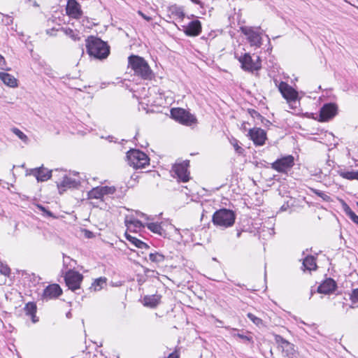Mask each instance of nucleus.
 <instances>
[{"instance_id":"nucleus-7","label":"nucleus","mask_w":358,"mask_h":358,"mask_svg":"<svg viewBox=\"0 0 358 358\" xmlns=\"http://www.w3.org/2000/svg\"><path fill=\"white\" fill-rule=\"evenodd\" d=\"M238 61L241 64V68L249 72L258 71L262 68L260 57L257 56V60L255 62L250 53H245L243 55L239 57Z\"/></svg>"},{"instance_id":"nucleus-18","label":"nucleus","mask_w":358,"mask_h":358,"mask_svg":"<svg viewBox=\"0 0 358 358\" xmlns=\"http://www.w3.org/2000/svg\"><path fill=\"white\" fill-rule=\"evenodd\" d=\"M66 12L69 17L75 19H79L83 15L81 6L77 0L67 1Z\"/></svg>"},{"instance_id":"nucleus-21","label":"nucleus","mask_w":358,"mask_h":358,"mask_svg":"<svg viewBox=\"0 0 358 358\" xmlns=\"http://www.w3.org/2000/svg\"><path fill=\"white\" fill-rule=\"evenodd\" d=\"M24 310L26 315L31 317V321L34 323H36L38 321V319L36 315L37 307L34 302L27 303L25 305Z\"/></svg>"},{"instance_id":"nucleus-43","label":"nucleus","mask_w":358,"mask_h":358,"mask_svg":"<svg viewBox=\"0 0 358 358\" xmlns=\"http://www.w3.org/2000/svg\"><path fill=\"white\" fill-rule=\"evenodd\" d=\"M241 32L247 36L248 37L253 32V28L251 27H241Z\"/></svg>"},{"instance_id":"nucleus-48","label":"nucleus","mask_w":358,"mask_h":358,"mask_svg":"<svg viewBox=\"0 0 358 358\" xmlns=\"http://www.w3.org/2000/svg\"><path fill=\"white\" fill-rule=\"evenodd\" d=\"M343 209H344V211L345 212V213L348 215V214H350V213H352V209L350 208V206L345 203L343 201Z\"/></svg>"},{"instance_id":"nucleus-26","label":"nucleus","mask_w":358,"mask_h":358,"mask_svg":"<svg viewBox=\"0 0 358 358\" xmlns=\"http://www.w3.org/2000/svg\"><path fill=\"white\" fill-rule=\"evenodd\" d=\"M303 267L304 269L311 271L317 268L315 259L312 255L307 256L303 261Z\"/></svg>"},{"instance_id":"nucleus-27","label":"nucleus","mask_w":358,"mask_h":358,"mask_svg":"<svg viewBox=\"0 0 358 358\" xmlns=\"http://www.w3.org/2000/svg\"><path fill=\"white\" fill-rule=\"evenodd\" d=\"M251 45L260 47L262 45V37L260 34L255 31L248 37Z\"/></svg>"},{"instance_id":"nucleus-1","label":"nucleus","mask_w":358,"mask_h":358,"mask_svg":"<svg viewBox=\"0 0 358 358\" xmlns=\"http://www.w3.org/2000/svg\"><path fill=\"white\" fill-rule=\"evenodd\" d=\"M85 45L87 54L96 59L103 60L110 52L108 43L97 36H89L85 39Z\"/></svg>"},{"instance_id":"nucleus-16","label":"nucleus","mask_w":358,"mask_h":358,"mask_svg":"<svg viewBox=\"0 0 358 358\" xmlns=\"http://www.w3.org/2000/svg\"><path fill=\"white\" fill-rule=\"evenodd\" d=\"M278 90L282 96L288 101H295L298 97L297 92L285 82L281 81L280 83Z\"/></svg>"},{"instance_id":"nucleus-4","label":"nucleus","mask_w":358,"mask_h":358,"mask_svg":"<svg viewBox=\"0 0 358 358\" xmlns=\"http://www.w3.org/2000/svg\"><path fill=\"white\" fill-rule=\"evenodd\" d=\"M128 164L136 169H143L149 165L150 158L143 152L137 149H131L127 152Z\"/></svg>"},{"instance_id":"nucleus-9","label":"nucleus","mask_w":358,"mask_h":358,"mask_svg":"<svg viewBox=\"0 0 358 358\" xmlns=\"http://www.w3.org/2000/svg\"><path fill=\"white\" fill-rule=\"evenodd\" d=\"M294 165V158L292 155H287L276 159L271 164L273 169L279 173H287V170Z\"/></svg>"},{"instance_id":"nucleus-31","label":"nucleus","mask_w":358,"mask_h":358,"mask_svg":"<svg viewBox=\"0 0 358 358\" xmlns=\"http://www.w3.org/2000/svg\"><path fill=\"white\" fill-rule=\"evenodd\" d=\"M106 278H99L96 279L94 282L92 284L90 289H93L94 291H99L100 290L103 285H106Z\"/></svg>"},{"instance_id":"nucleus-29","label":"nucleus","mask_w":358,"mask_h":358,"mask_svg":"<svg viewBox=\"0 0 358 358\" xmlns=\"http://www.w3.org/2000/svg\"><path fill=\"white\" fill-rule=\"evenodd\" d=\"M170 12L172 15L177 16L180 20H183L185 16L183 8L177 5L172 6L170 8Z\"/></svg>"},{"instance_id":"nucleus-30","label":"nucleus","mask_w":358,"mask_h":358,"mask_svg":"<svg viewBox=\"0 0 358 358\" xmlns=\"http://www.w3.org/2000/svg\"><path fill=\"white\" fill-rule=\"evenodd\" d=\"M103 196L101 187L93 188L88 192L89 199H101Z\"/></svg>"},{"instance_id":"nucleus-52","label":"nucleus","mask_w":358,"mask_h":358,"mask_svg":"<svg viewBox=\"0 0 358 358\" xmlns=\"http://www.w3.org/2000/svg\"><path fill=\"white\" fill-rule=\"evenodd\" d=\"M66 259H69V261H73V259H71L70 257L64 255V256H63L64 265H66L67 264Z\"/></svg>"},{"instance_id":"nucleus-54","label":"nucleus","mask_w":358,"mask_h":358,"mask_svg":"<svg viewBox=\"0 0 358 358\" xmlns=\"http://www.w3.org/2000/svg\"><path fill=\"white\" fill-rule=\"evenodd\" d=\"M241 233H242L241 231H239V230L237 231V233H236L237 238H239L241 236Z\"/></svg>"},{"instance_id":"nucleus-35","label":"nucleus","mask_w":358,"mask_h":358,"mask_svg":"<svg viewBox=\"0 0 358 358\" xmlns=\"http://www.w3.org/2000/svg\"><path fill=\"white\" fill-rule=\"evenodd\" d=\"M247 317L257 327H260L263 324V321L261 318L255 316L254 314L251 313H248L247 314Z\"/></svg>"},{"instance_id":"nucleus-37","label":"nucleus","mask_w":358,"mask_h":358,"mask_svg":"<svg viewBox=\"0 0 358 358\" xmlns=\"http://www.w3.org/2000/svg\"><path fill=\"white\" fill-rule=\"evenodd\" d=\"M125 224L127 227L129 226V224H132L134 225V227L136 228L144 227L143 223L140 220L136 219H131L129 220H125Z\"/></svg>"},{"instance_id":"nucleus-17","label":"nucleus","mask_w":358,"mask_h":358,"mask_svg":"<svg viewBox=\"0 0 358 358\" xmlns=\"http://www.w3.org/2000/svg\"><path fill=\"white\" fill-rule=\"evenodd\" d=\"M80 185V180L71 178L66 175L63 177L62 182H57V186L60 194H63L68 188H78Z\"/></svg>"},{"instance_id":"nucleus-50","label":"nucleus","mask_w":358,"mask_h":358,"mask_svg":"<svg viewBox=\"0 0 358 358\" xmlns=\"http://www.w3.org/2000/svg\"><path fill=\"white\" fill-rule=\"evenodd\" d=\"M138 13L146 21L150 22V20H152V17H151L145 15L143 12L139 10Z\"/></svg>"},{"instance_id":"nucleus-44","label":"nucleus","mask_w":358,"mask_h":358,"mask_svg":"<svg viewBox=\"0 0 358 358\" xmlns=\"http://www.w3.org/2000/svg\"><path fill=\"white\" fill-rule=\"evenodd\" d=\"M235 143H233L234 149L238 154H243L244 149L238 145V141L234 139Z\"/></svg>"},{"instance_id":"nucleus-57","label":"nucleus","mask_w":358,"mask_h":358,"mask_svg":"<svg viewBox=\"0 0 358 358\" xmlns=\"http://www.w3.org/2000/svg\"><path fill=\"white\" fill-rule=\"evenodd\" d=\"M70 316H71V313H70V312H69V313L66 314V317H70Z\"/></svg>"},{"instance_id":"nucleus-3","label":"nucleus","mask_w":358,"mask_h":358,"mask_svg":"<svg viewBox=\"0 0 358 358\" xmlns=\"http://www.w3.org/2000/svg\"><path fill=\"white\" fill-rule=\"evenodd\" d=\"M236 217V215L234 210L222 208L213 213L212 222L217 227L226 229L234 225Z\"/></svg>"},{"instance_id":"nucleus-51","label":"nucleus","mask_w":358,"mask_h":358,"mask_svg":"<svg viewBox=\"0 0 358 358\" xmlns=\"http://www.w3.org/2000/svg\"><path fill=\"white\" fill-rule=\"evenodd\" d=\"M167 358H179V355L176 352H173L169 354Z\"/></svg>"},{"instance_id":"nucleus-14","label":"nucleus","mask_w":358,"mask_h":358,"mask_svg":"<svg viewBox=\"0 0 358 358\" xmlns=\"http://www.w3.org/2000/svg\"><path fill=\"white\" fill-rule=\"evenodd\" d=\"M248 136L257 146H262L264 145L265 141L267 139L266 132L259 127L250 129L248 131Z\"/></svg>"},{"instance_id":"nucleus-6","label":"nucleus","mask_w":358,"mask_h":358,"mask_svg":"<svg viewBox=\"0 0 358 358\" xmlns=\"http://www.w3.org/2000/svg\"><path fill=\"white\" fill-rule=\"evenodd\" d=\"M274 340L278 345L279 348H282V353L287 358H297L298 352L294 348V345L289 343L282 336L278 334L274 336Z\"/></svg>"},{"instance_id":"nucleus-33","label":"nucleus","mask_w":358,"mask_h":358,"mask_svg":"<svg viewBox=\"0 0 358 358\" xmlns=\"http://www.w3.org/2000/svg\"><path fill=\"white\" fill-rule=\"evenodd\" d=\"M36 207L43 213V216L54 218L56 217L51 211H50L46 207L43 206V205L37 203L36 205Z\"/></svg>"},{"instance_id":"nucleus-15","label":"nucleus","mask_w":358,"mask_h":358,"mask_svg":"<svg viewBox=\"0 0 358 358\" xmlns=\"http://www.w3.org/2000/svg\"><path fill=\"white\" fill-rule=\"evenodd\" d=\"M182 31L187 36L195 37L201 33V22L199 20H193L190 21L187 25H183Z\"/></svg>"},{"instance_id":"nucleus-55","label":"nucleus","mask_w":358,"mask_h":358,"mask_svg":"<svg viewBox=\"0 0 358 358\" xmlns=\"http://www.w3.org/2000/svg\"><path fill=\"white\" fill-rule=\"evenodd\" d=\"M286 209H287V207H285V205H283V206L280 208V210H281L282 211L286 210Z\"/></svg>"},{"instance_id":"nucleus-49","label":"nucleus","mask_w":358,"mask_h":358,"mask_svg":"<svg viewBox=\"0 0 358 358\" xmlns=\"http://www.w3.org/2000/svg\"><path fill=\"white\" fill-rule=\"evenodd\" d=\"M194 4H196L198 6H199V7L201 8V9H204L205 7H204V3L203 2H201L200 0H190Z\"/></svg>"},{"instance_id":"nucleus-39","label":"nucleus","mask_w":358,"mask_h":358,"mask_svg":"<svg viewBox=\"0 0 358 358\" xmlns=\"http://www.w3.org/2000/svg\"><path fill=\"white\" fill-rule=\"evenodd\" d=\"M248 113L251 115L252 117L254 119H257L258 120H260L261 118H262V115L256 110L252 108H249L248 110Z\"/></svg>"},{"instance_id":"nucleus-19","label":"nucleus","mask_w":358,"mask_h":358,"mask_svg":"<svg viewBox=\"0 0 358 358\" xmlns=\"http://www.w3.org/2000/svg\"><path fill=\"white\" fill-rule=\"evenodd\" d=\"M336 288L337 284L336 281L329 278L317 287V292L320 294H329L334 292Z\"/></svg>"},{"instance_id":"nucleus-11","label":"nucleus","mask_w":358,"mask_h":358,"mask_svg":"<svg viewBox=\"0 0 358 358\" xmlns=\"http://www.w3.org/2000/svg\"><path fill=\"white\" fill-rule=\"evenodd\" d=\"M338 113V106L335 103H324L320 110L319 121L327 122Z\"/></svg>"},{"instance_id":"nucleus-13","label":"nucleus","mask_w":358,"mask_h":358,"mask_svg":"<svg viewBox=\"0 0 358 358\" xmlns=\"http://www.w3.org/2000/svg\"><path fill=\"white\" fill-rule=\"evenodd\" d=\"M62 294V289L58 284H51L45 287L41 296L43 301H48L50 299L58 298Z\"/></svg>"},{"instance_id":"nucleus-41","label":"nucleus","mask_w":358,"mask_h":358,"mask_svg":"<svg viewBox=\"0 0 358 358\" xmlns=\"http://www.w3.org/2000/svg\"><path fill=\"white\" fill-rule=\"evenodd\" d=\"M0 273L4 275H8L10 273V269L7 265L0 262Z\"/></svg>"},{"instance_id":"nucleus-8","label":"nucleus","mask_w":358,"mask_h":358,"mask_svg":"<svg viewBox=\"0 0 358 358\" xmlns=\"http://www.w3.org/2000/svg\"><path fill=\"white\" fill-rule=\"evenodd\" d=\"M83 275L78 271L69 270L65 275L64 280L69 289L76 291L80 288V283L83 281Z\"/></svg>"},{"instance_id":"nucleus-12","label":"nucleus","mask_w":358,"mask_h":358,"mask_svg":"<svg viewBox=\"0 0 358 358\" xmlns=\"http://www.w3.org/2000/svg\"><path fill=\"white\" fill-rule=\"evenodd\" d=\"M52 170L41 166L38 168L29 169L26 171L27 176H34L38 182H45L52 177Z\"/></svg>"},{"instance_id":"nucleus-61","label":"nucleus","mask_w":358,"mask_h":358,"mask_svg":"<svg viewBox=\"0 0 358 358\" xmlns=\"http://www.w3.org/2000/svg\"><path fill=\"white\" fill-rule=\"evenodd\" d=\"M357 206H358V203H357Z\"/></svg>"},{"instance_id":"nucleus-40","label":"nucleus","mask_w":358,"mask_h":358,"mask_svg":"<svg viewBox=\"0 0 358 358\" xmlns=\"http://www.w3.org/2000/svg\"><path fill=\"white\" fill-rule=\"evenodd\" d=\"M101 187H102L103 196L107 195V194H113L116 191V189L115 187L103 186Z\"/></svg>"},{"instance_id":"nucleus-45","label":"nucleus","mask_w":358,"mask_h":358,"mask_svg":"<svg viewBox=\"0 0 358 358\" xmlns=\"http://www.w3.org/2000/svg\"><path fill=\"white\" fill-rule=\"evenodd\" d=\"M348 216L353 222L358 225V215H357L354 211L350 213V214H348Z\"/></svg>"},{"instance_id":"nucleus-58","label":"nucleus","mask_w":358,"mask_h":358,"mask_svg":"<svg viewBox=\"0 0 358 358\" xmlns=\"http://www.w3.org/2000/svg\"><path fill=\"white\" fill-rule=\"evenodd\" d=\"M108 138L110 139V141H113V136H108Z\"/></svg>"},{"instance_id":"nucleus-2","label":"nucleus","mask_w":358,"mask_h":358,"mask_svg":"<svg viewBox=\"0 0 358 358\" xmlns=\"http://www.w3.org/2000/svg\"><path fill=\"white\" fill-rule=\"evenodd\" d=\"M128 64L134 74L143 80H152L153 73L145 59L138 55H131L128 57Z\"/></svg>"},{"instance_id":"nucleus-24","label":"nucleus","mask_w":358,"mask_h":358,"mask_svg":"<svg viewBox=\"0 0 358 358\" xmlns=\"http://www.w3.org/2000/svg\"><path fill=\"white\" fill-rule=\"evenodd\" d=\"M146 227L149 230L155 234H157L163 237H166V230L163 229L161 224L157 222L147 223Z\"/></svg>"},{"instance_id":"nucleus-34","label":"nucleus","mask_w":358,"mask_h":358,"mask_svg":"<svg viewBox=\"0 0 358 358\" xmlns=\"http://www.w3.org/2000/svg\"><path fill=\"white\" fill-rule=\"evenodd\" d=\"M233 336H234V337H238V338H241L243 341V343L245 344H247V343L253 344V343H254L253 338L250 336H247V335H244L243 334H239V333L234 334Z\"/></svg>"},{"instance_id":"nucleus-10","label":"nucleus","mask_w":358,"mask_h":358,"mask_svg":"<svg viewBox=\"0 0 358 358\" xmlns=\"http://www.w3.org/2000/svg\"><path fill=\"white\" fill-rule=\"evenodd\" d=\"M189 166V161L185 160L181 163L176 164L172 167V171L177 177L179 181L186 182L189 180V172L188 167Z\"/></svg>"},{"instance_id":"nucleus-38","label":"nucleus","mask_w":358,"mask_h":358,"mask_svg":"<svg viewBox=\"0 0 358 358\" xmlns=\"http://www.w3.org/2000/svg\"><path fill=\"white\" fill-rule=\"evenodd\" d=\"M313 192L325 201H330L331 197L319 189H313Z\"/></svg>"},{"instance_id":"nucleus-60","label":"nucleus","mask_w":358,"mask_h":358,"mask_svg":"<svg viewBox=\"0 0 358 358\" xmlns=\"http://www.w3.org/2000/svg\"><path fill=\"white\" fill-rule=\"evenodd\" d=\"M27 2H30L31 0H26Z\"/></svg>"},{"instance_id":"nucleus-5","label":"nucleus","mask_w":358,"mask_h":358,"mask_svg":"<svg viewBox=\"0 0 358 358\" xmlns=\"http://www.w3.org/2000/svg\"><path fill=\"white\" fill-rule=\"evenodd\" d=\"M171 117L179 123L191 126L197 122L196 117L189 111L181 108H175L171 110Z\"/></svg>"},{"instance_id":"nucleus-32","label":"nucleus","mask_w":358,"mask_h":358,"mask_svg":"<svg viewBox=\"0 0 358 358\" xmlns=\"http://www.w3.org/2000/svg\"><path fill=\"white\" fill-rule=\"evenodd\" d=\"M11 131L13 134H15L20 140H22L24 143H27L29 141V138L26 134H24L21 130L16 127H13L11 129Z\"/></svg>"},{"instance_id":"nucleus-25","label":"nucleus","mask_w":358,"mask_h":358,"mask_svg":"<svg viewBox=\"0 0 358 358\" xmlns=\"http://www.w3.org/2000/svg\"><path fill=\"white\" fill-rule=\"evenodd\" d=\"M148 256L149 260L156 265H159L160 264L164 263L165 260V256L163 254L157 252L156 250L151 251Z\"/></svg>"},{"instance_id":"nucleus-23","label":"nucleus","mask_w":358,"mask_h":358,"mask_svg":"<svg viewBox=\"0 0 358 358\" xmlns=\"http://www.w3.org/2000/svg\"><path fill=\"white\" fill-rule=\"evenodd\" d=\"M126 239L129 241L135 247L141 249H149L150 246L145 242L141 241L136 237H134L127 233H125Z\"/></svg>"},{"instance_id":"nucleus-47","label":"nucleus","mask_w":358,"mask_h":358,"mask_svg":"<svg viewBox=\"0 0 358 358\" xmlns=\"http://www.w3.org/2000/svg\"><path fill=\"white\" fill-rule=\"evenodd\" d=\"M259 121L265 127H269L270 125L272 124V123L268 120L266 119L264 117H262V118H261Z\"/></svg>"},{"instance_id":"nucleus-56","label":"nucleus","mask_w":358,"mask_h":358,"mask_svg":"<svg viewBox=\"0 0 358 358\" xmlns=\"http://www.w3.org/2000/svg\"><path fill=\"white\" fill-rule=\"evenodd\" d=\"M315 292V291L311 289L310 291V297L313 295V294Z\"/></svg>"},{"instance_id":"nucleus-53","label":"nucleus","mask_w":358,"mask_h":358,"mask_svg":"<svg viewBox=\"0 0 358 358\" xmlns=\"http://www.w3.org/2000/svg\"><path fill=\"white\" fill-rule=\"evenodd\" d=\"M6 60L5 58L0 54V65L5 64Z\"/></svg>"},{"instance_id":"nucleus-42","label":"nucleus","mask_w":358,"mask_h":358,"mask_svg":"<svg viewBox=\"0 0 358 358\" xmlns=\"http://www.w3.org/2000/svg\"><path fill=\"white\" fill-rule=\"evenodd\" d=\"M350 300L352 303H358V288L352 289L350 294Z\"/></svg>"},{"instance_id":"nucleus-22","label":"nucleus","mask_w":358,"mask_h":358,"mask_svg":"<svg viewBox=\"0 0 358 358\" xmlns=\"http://www.w3.org/2000/svg\"><path fill=\"white\" fill-rule=\"evenodd\" d=\"M0 79L8 87H15L17 86V80L8 73L0 72Z\"/></svg>"},{"instance_id":"nucleus-36","label":"nucleus","mask_w":358,"mask_h":358,"mask_svg":"<svg viewBox=\"0 0 358 358\" xmlns=\"http://www.w3.org/2000/svg\"><path fill=\"white\" fill-rule=\"evenodd\" d=\"M64 31L66 35L71 37L73 41H79L80 37L78 36V34L76 33L74 30H73L71 28H66L64 29Z\"/></svg>"},{"instance_id":"nucleus-28","label":"nucleus","mask_w":358,"mask_h":358,"mask_svg":"<svg viewBox=\"0 0 358 358\" xmlns=\"http://www.w3.org/2000/svg\"><path fill=\"white\" fill-rule=\"evenodd\" d=\"M338 174L343 178L352 180H358V170L357 171H339Z\"/></svg>"},{"instance_id":"nucleus-46","label":"nucleus","mask_w":358,"mask_h":358,"mask_svg":"<svg viewBox=\"0 0 358 358\" xmlns=\"http://www.w3.org/2000/svg\"><path fill=\"white\" fill-rule=\"evenodd\" d=\"M143 273L145 275L152 276L153 274L155 273V271L143 267ZM156 273L158 274L157 272H156Z\"/></svg>"},{"instance_id":"nucleus-59","label":"nucleus","mask_w":358,"mask_h":358,"mask_svg":"<svg viewBox=\"0 0 358 358\" xmlns=\"http://www.w3.org/2000/svg\"><path fill=\"white\" fill-rule=\"evenodd\" d=\"M266 37L268 38V42H269V41H270V38H269V37H268V35H266Z\"/></svg>"},{"instance_id":"nucleus-20","label":"nucleus","mask_w":358,"mask_h":358,"mask_svg":"<svg viewBox=\"0 0 358 358\" xmlns=\"http://www.w3.org/2000/svg\"><path fill=\"white\" fill-rule=\"evenodd\" d=\"M161 298L160 294L145 295L143 299V303L145 306L155 308L160 303Z\"/></svg>"}]
</instances>
